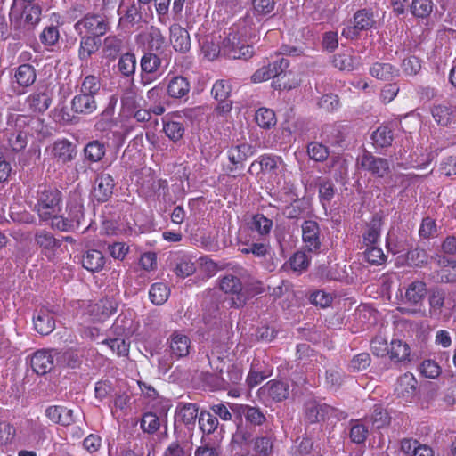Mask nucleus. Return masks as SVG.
I'll list each match as a JSON object with an SVG mask.
<instances>
[{"mask_svg":"<svg viewBox=\"0 0 456 456\" xmlns=\"http://www.w3.org/2000/svg\"><path fill=\"white\" fill-rule=\"evenodd\" d=\"M41 16L42 7L39 4L13 0L9 12L10 25L18 37H25L38 25Z\"/></svg>","mask_w":456,"mask_h":456,"instance_id":"1","label":"nucleus"},{"mask_svg":"<svg viewBox=\"0 0 456 456\" xmlns=\"http://www.w3.org/2000/svg\"><path fill=\"white\" fill-rule=\"evenodd\" d=\"M232 410L234 414L240 418V420L242 418L245 419V425L241 422L237 424L232 440L240 445L248 444L253 441V428L266 422L265 412L257 406L248 404H235Z\"/></svg>","mask_w":456,"mask_h":456,"instance_id":"2","label":"nucleus"},{"mask_svg":"<svg viewBox=\"0 0 456 456\" xmlns=\"http://www.w3.org/2000/svg\"><path fill=\"white\" fill-rule=\"evenodd\" d=\"M63 194L56 187L40 185L37 191V204L35 210L39 219L44 222L53 223L61 210Z\"/></svg>","mask_w":456,"mask_h":456,"instance_id":"3","label":"nucleus"},{"mask_svg":"<svg viewBox=\"0 0 456 456\" xmlns=\"http://www.w3.org/2000/svg\"><path fill=\"white\" fill-rule=\"evenodd\" d=\"M111 332L115 338L104 339L102 343L106 345L118 355H127L129 352V342L126 339L133 334V321L126 316L119 315L111 327Z\"/></svg>","mask_w":456,"mask_h":456,"instance_id":"4","label":"nucleus"},{"mask_svg":"<svg viewBox=\"0 0 456 456\" xmlns=\"http://www.w3.org/2000/svg\"><path fill=\"white\" fill-rule=\"evenodd\" d=\"M110 28L108 18L100 13H87L74 24L77 35L94 36L101 38Z\"/></svg>","mask_w":456,"mask_h":456,"instance_id":"5","label":"nucleus"},{"mask_svg":"<svg viewBox=\"0 0 456 456\" xmlns=\"http://www.w3.org/2000/svg\"><path fill=\"white\" fill-rule=\"evenodd\" d=\"M84 208L78 202H69L66 207L67 216L58 215L53 220L51 227L61 232H69L78 228L84 219Z\"/></svg>","mask_w":456,"mask_h":456,"instance_id":"6","label":"nucleus"},{"mask_svg":"<svg viewBox=\"0 0 456 456\" xmlns=\"http://www.w3.org/2000/svg\"><path fill=\"white\" fill-rule=\"evenodd\" d=\"M356 162L362 170L378 178H384L391 172L388 159L374 156L366 150L357 157Z\"/></svg>","mask_w":456,"mask_h":456,"instance_id":"7","label":"nucleus"},{"mask_svg":"<svg viewBox=\"0 0 456 456\" xmlns=\"http://www.w3.org/2000/svg\"><path fill=\"white\" fill-rule=\"evenodd\" d=\"M221 51L231 59L248 60L254 54L251 45L241 43L240 37L235 31L230 32L222 42Z\"/></svg>","mask_w":456,"mask_h":456,"instance_id":"8","label":"nucleus"},{"mask_svg":"<svg viewBox=\"0 0 456 456\" xmlns=\"http://www.w3.org/2000/svg\"><path fill=\"white\" fill-rule=\"evenodd\" d=\"M289 386L287 382L272 379L262 386L258 390V396L265 403L281 402L288 398Z\"/></svg>","mask_w":456,"mask_h":456,"instance_id":"9","label":"nucleus"},{"mask_svg":"<svg viewBox=\"0 0 456 456\" xmlns=\"http://www.w3.org/2000/svg\"><path fill=\"white\" fill-rule=\"evenodd\" d=\"M335 411V408L314 397L308 398L304 403L305 419L311 424L324 421Z\"/></svg>","mask_w":456,"mask_h":456,"instance_id":"10","label":"nucleus"},{"mask_svg":"<svg viewBox=\"0 0 456 456\" xmlns=\"http://www.w3.org/2000/svg\"><path fill=\"white\" fill-rule=\"evenodd\" d=\"M136 43L148 52L159 53L165 45L166 38L159 28L151 26L136 36Z\"/></svg>","mask_w":456,"mask_h":456,"instance_id":"11","label":"nucleus"},{"mask_svg":"<svg viewBox=\"0 0 456 456\" xmlns=\"http://www.w3.org/2000/svg\"><path fill=\"white\" fill-rule=\"evenodd\" d=\"M301 228L302 240L305 249L311 253H319L322 248V239L318 223L314 220H305Z\"/></svg>","mask_w":456,"mask_h":456,"instance_id":"12","label":"nucleus"},{"mask_svg":"<svg viewBox=\"0 0 456 456\" xmlns=\"http://www.w3.org/2000/svg\"><path fill=\"white\" fill-rule=\"evenodd\" d=\"M220 289L225 294L236 296L232 298V305L234 307H241L246 304V296L242 293L243 285L240 279L232 273L225 274L220 279Z\"/></svg>","mask_w":456,"mask_h":456,"instance_id":"13","label":"nucleus"},{"mask_svg":"<svg viewBox=\"0 0 456 456\" xmlns=\"http://www.w3.org/2000/svg\"><path fill=\"white\" fill-rule=\"evenodd\" d=\"M242 379V371L240 368L235 364H232L227 368L226 371L220 370L219 374L212 377V387L216 390H227L232 386L238 385Z\"/></svg>","mask_w":456,"mask_h":456,"instance_id":"14","label":"nucleus"},{"mask_svg":"<svg viewBox=\"0 0 456 456\" xmlns=\"http://www.w3.org/2000/svg\"><path fill=\"white\" fill-rule=\"evenodd\" d=\"M115 185L114 179L110 174H99L95 178L92 192L94 199L101 203L107 202L113 194Z\"/></svg>","mask_w":456,"mask_h":456,"instance_id":"15","label":"nucleus"},{"mask_svg":"<svg viewBox=\"0 0 456 456\" xmlns=\"http://www.w3.org/2000/svg\"><path fill=\"white\" fill-rule=\"evenodd\" d=\"M289 65L288 59L281 57L278 60L269 63L271 75L273 76L272 86L275 90H290L293 86L283 81L287 76L285 72Z\"/></svg>","mask_w":456,"mask_h":456,"instance_id":"16","label":"nucleus"},{"mask_svg":"<svg viewBox=\"0 0 456 456\" xmlns=\"http://www.w3.org/2000/svg\"><path fill=\"white\" fill-rule=\"evenodd\" d=\"M77 146L68 139H60L52 145V155L57 161L66 164L75 159Z\"/></svg>","mask_w":456,"mask_h":456,"instance_id":"17","label":"nucleus"},{"mask_svg":"<svg viewBox=\"0 0 456 456\" xmlns=\"http://www.w3.org/2000/svg\"><path fill=\"white\" fill-rule=\"evenodd\" d=\"M30 365L37 375H45L54 367V357L51 351L38 350L31 357Z\"/></svg>","mask_w":456,"mask_h":456,"instance_id":"18","label":"nucleus"},{"mask_svg":"<svg viewBox=\"0 0 456 456\" xmlns=\"http://www.w3.org/2000/svg\"><path fill=\"white\" fill-rule=\"evenodd\" d=\"M169 41L173 48L185 53L191 49V38L188 31L179 24H172L169 28Z\"/></svg>","mask_w":456,"mask_h":456,"instance_id":"19","label":"nucleus"},{"mask_svg":"<svg viewBox=\"0 0 456 456\" xmlns=\"http://www.w3.org/2000/svg\"><path fill=\"white\" fill-rule=\"evenodd\" d=\"M199 407L196 403H179L175 410V421L183 423L189 429L195 426L196 419H199Z\"/></svg>","mask_w":456,"mask_h":456,"instance_id":"20","label":"nucleus"},{"mask_svg":"<svg viewBox=\"0 0 456 456\" xmlns=\"http://www.w3.org/2000/svg\"><path fill=\"white\" fill-rule=\"evenodd\" d=\"M417 384L415 377L407 372L398 379L395 391L398 397L405 402H411L416 395Z\"/></svg>","mask_w":456,"mask_h":456,"instance_id":"21","label":"nucleus"},{"mask_svg":"<svg viewBox=\"0 0 456 456\" xmlns=\"http://www.w3.org/2000/svg\"><path fill=\"white\" fill-rule=\"evenodd\" d=\"M382 225L383 220L379 214H375L371 220L366 224L362 236V243L365 247L377 245L380 237Z\"/></svg>","mask_w":456,"mask_h":456,"instance_id":"22","label":"nucleus"},{"mask_svg":"<svg viewBox=\"0 0 456 456\" xmlns=\"http://www.w3.org/2000/svg\"><path fill=\"white\" fill-rule=\"evenodd\" d=\"M388 355L393 362L403 366H406L411 361L409 345L400 339L391 341Z\"/></svg>","mask_w":456,"mask_h":456,"instance_id":"23","label":"nucleus"},{"mask_svg":"<svg viewBox=\"0 0 456 456\" xmlns=\"http://www.w3.org/2000/svg\"><path fill=\"white\" fill-rule=\"evenodd\" d=\"M255 152L254 148L248 143H240L235 146H232L228 150L229 161L234 166V167H229V172H233L240 166L242 167L243 162L248 156L253 155Z\"/></svg>","mask_w":456,"mask_h":456,"instance_id":"24","label":"nucleus"},{"mask_svg":"<svg viewBox=\"0 0 456 456\" xmlns=\"http://www.w3.org/2000/svg\"><path fill=\"white\" fill-rule=\"evenodd\" d=\"M427 293V284L422 281H414L406 288L403 300L410 305H419L422 304Z\"/></svg>","mask_w":456,"mask_h":456,"instance_id":"25","label":"nucleus"},{"mask_svg":"<svg viewBox=\"0 0 456 456\" xmlns=\"http://www.w3.org/2000/svg\"><path fill=\"white\" fill-rule=\"evenodd\" d=\"M190 90V82L183 76H174L167 80V94L172 99H182L189 94Z\"/></svg>","mask_w":456,"mask_h":456,"instance_id":"26","label":"nucleus"},{"mask_svg":"<svg viewBox=\"0 0 456 456\" xmlns=\"http://www.w3.org/2000/svg\"><path fill=\"white\" fill-rule=\"evenodd\" d=\"M171 355L176 359L185 357L191 349L190 338L182 333L174 332L168 340Z\"/></svg>","mask_w":456,"mask_h":456,"instance_id":"27","label":"nucleus"},{"mask_svg":"<svg viewBox=\"0 0 456 456\" xmlns=\"http://www.w3.org/2000/svg\"><path fill=\"white\" fill-rule=\"evenodd\" d=\"M97 109L95 98L90 94L79 93L71 101V110L77 114L90 115Z\"/></svg>","mask_w":456,"mask_h":456,"instance_id":"28","label":"nucleus"},{"mask_svg":"<svg viewBox=\"0 0 456 456\" xmlns=\"http://www.w3.org/2000/svg\"><path fill=\"white\" fill-rule=\"evenodd\" d=\"M78 58L82 61H86L100 49L102 42L99 37H95L94 36L78 35Z\"/></svg>","mask_w":456,"mask_h":456,"instance_id":"29","label":"nucleus"},{"mask_svg":"<svg viewBox=\"0 0 456 456\" xmlns=\"http://www.w3.org/2000/svg\"><path fill=\"white\" fill-rule=\"evenodd\" d=\"M26 103L32 112L43 113L52 104V96L47 90L37 91L27 98Z\"/></svg>","mask_w":456,"mask_h":456,"instance_id":"30","label":"nucleus"},{"mask_svg":"<svg viewBox=\"0 0 456 456\" xmlns=\"http://www.w3.org/2000/svg\"><path fill=\"white\" fill-rule=\"evenodd\" d=\"M445 302V291L438 287L431 288L428 291V314L430 318L438 319L442 315Z\"/></svg>","mask_w":456,"mask_h":456,"instance_id":"31","label":"nucleus"},{"mask_svg":"<svg viewBox=\"0 0 456 456\" xmlns=\"http://www.w3.org/2000/svg\"><path fill=\"white\" fill-rule=\"evenodd\" d=\"M33 322L35 330L41 335H48L55 328L53 316L45 309H40L35 313Z\"/></svg>","mask_w":456,"mask_h":456,"instance_id":"32","label":"nucleus"},{"mask_svg":"<svg viewBox=\"0 0 456 456\" xmlns=\"http://www.w3.org/2000/svg\"><path fill=\"white\" fill-rule=\"evenodd\" d=\"M106 260L100 250L88 249L82 256V266L91 273L102 271L105 265Z\"/></svg>","mask_w":456,"mask_h":456,"instance_id":"33","label":"nucleus"},{"mask_svg":"<svg viewBox=\"0 0 456 456\" xmlns=\"http://www.w3.org/2000/svg\"><path fill=\"white\" fill-rule=\"evenodd\" d=\"M107 145L100 140H92L83 149L85 159L90 164L100 162L106 155Z\"/></svg>","mask_w":456,"mask_h":456,"instance_id":"34","label":"nucleus"},{"mask_svg":"<svg viewBox=\"0 0 456 456\" xmlns=\"http://www.w3.org/2000/svg\"><path fill=\"white\" fill-rule=\"evenodd\" d=\"M251 232H256L259 239H267L273 227V221L263 214H256L248 224Z\"/></svg>","mask_w":456,"mask_h":456,"instance_id":"35","label":"nucleus"},{"mask_svg":"<svg viewBox=\"0 0 456 456\" xmlns=\"http://www.w3.org/2000/svg\"><path fill=\"white\" fill-rule=\"evenodd\" d=\"M370 74L377 79L388 81L398 77L399 70L390 63L375 62L370 68Z\"/></svg>","mask_w":456,"mask_h":456,"instance_id":"36","label":"nucleus"},{"mask_svg":"<svg viewBox=\"0 0 456 456\" xmlns=\"http://www.w3.org/2000/svg\"><path fill=\"white\" fill-rule=\"evenodd\" d=\"M14 77L20 86H30L35 83L37 78L36 69L30 64L20 65L15 71Z\"/></svg>","mask_w":456,"mask_h":456,"instance_id":"37","label":"nucleus"},{"mask_svg":"<svg viewBox=\"0 0 456 456\" xmlns=\"http://www.w3.org/2000/svg\"><path fill=\"white\" fill-rule=\"evenodd\" d=\"M118 10L120 12H124L121 20L125 22L133 25L141 19L140 7L138 4L134 3V0H121Z\"/></svg>","mask_w":456,"mask_h":456,"instance_id":"38","label":"nucleus"},{"mask_svg":"<svg viewBox=\"0 0 456 456\" xmlns=\"http://www.w3.org/2000/svg\"><path fill=\"white\" fill-rule=\"evenodd\" d=\"M280 159V158L269 154L261 155L256 160L251 163L248 172L253 173L256 167H258L262 172H275L278 168V161Z\"/></svg>","mask_w":456,"mask_h":456,"instance_id":"39","label":"nucleus"},{"mask_svg":"<svg viewBox=\"0 0 456 456\" xmlns=\"http://www.w3.org/2000/svg\"><path fill=\"white\" fill-rule=\"evenodd\" d=\"M118 69L126 77H133L136 69V57L134 53L122 54L118 61Z\"/></svg>","mask_w":456,"mask_h":456,"instance_id":"40","label":"nucleus"},{"mask_svg":"<svg viewBox=\"0 0 456 456\" xmlns=\"http://www.w3.org/2000/svg\"><path fill=\"white\" fill-rule=\"evenodd\" d=\"M431 114L437 125L447 126L452 117V108L450 105L437 104L431 107Z\"/></svg>","mask_w":456,"mask_h":456,"instance_id":"41","label":"nucleus"},{"mask_svg":"<svg viewBox=\"0 0 456 456\" xmlns=\"http://www.w3.org/2000/svg\"><path fill=\"white\" fill-rule=\"evenodd\" d=\"M162 61L160 57L158 55V53L146 52L142 56L140 60V68L141 70L145 73H159V69L161 68Z\"/></svg>","mask_w":456,"mask_h":456,"instance_id":"42","label":"nucleus"},{"mask_svg":"<svg viewBox=\"0 0 456 456\" xmlns=\"http://www.w3.org/2000/svg\"><path fill=\"white\" fill-rule=\"evenodd\" d=\"M170 289L167 284L163 282H156L151 286L149 297L156 305H163L169 297Z\"/></svg>","mask_w":456,"mask_h":456,"instance_id":"43","label":"nucleus"},{"mask_svg":"<svg viewBox=\"0 0 456 456\" xmlns=\"http://www.w3.org/2000/svg\"><path fill=\"white\" fill-rule=\"evenodd\" d=\"M123 40L117 36H108L103 40L102 52L110 60H115L121 52Z\"/></svg>","mask_w":456,"mask_h":456,"instance_id":"44","label":"nucleus"},{"mask_svg":"<svg viewBox=\"0 0 456 456\" xmlns=\"http://www.w3.org/2000/svg\"><path fill=\"white\" fill-rule=\"evenodd\" d=\"M256 123L263 129H270L273 127L276 123V116L273 110L268 108H259L255 114Z\"/></svg>","mask_w":456,"mask_h":456,"instance_id":"45","label":"nucleus"},{"mask_svg":"<svg viewBox=\"0 0 456 456\" xmlns=\"http://www.w3.org/2000/svg\"><path fill=\"white\" fill-rule=\"evenodd\" d=\"M375 24L373 12L369 9H361L354 15V25L356 29L368 30Z\"/></svg>","mask_w":456,"mask_h":456,"instance_id":"46","label":"nucleus"},{"mask_svg":"<svg viewBox=\"0 0 456 456\" xmlns=\"http://www.w3.org/2000/svg\"><path fill=\"white\" fill-rule=\"evenodd\" d=\"M434 4L432 0H412L410 5L411 14L418 19H426L433 12Z\"/></svg>","mask_w":456,"mask_h":456,"instance_id":"47","label":"nucleus"},{"mask_svg":"<svg viewBox=\"0 0 456 456\" xmlns=\"http://www.w3.org/2000/svg\"><path fill=\"white\" fill-rule=\"evenodd\" d=\"M3 139L7 140V145L5 147L15 152L24 150L28 143L27 136L22 132L4 133Z\"/></svg>","mask_w":456,"mask_h":456,"instance_id":"48","label":"nucleus"},{"mask_svg":"<svg viewBox=\"0 0 456 456\" xmlns=\"http://www.w3.org/2000/svg\"><path fill=\"white\" fill-rule=\"evenodd\" d=\"M371 138L376 147L386 148L391 145L394 134L388 126H382L373 132Z\"/></svg>","mask_w":456,"mask_h":456,"instance_id":"49","label":"nucleus"},{"mask_svg":"<svg viewBox=\"0 0 456 456\" xmlns=\"http://www.w3.org/2000/svg\"><path fill=\"white\" fill-rule=\"evenodd\" d=\"M218 419L213 412L202 411L199 415V426L204 434H212L218 427Z\"/></svg>","mask_w":456,"mask_h":456,"instance_id":"50","label":"nucleus"},{"mask_svg":"<svg viewBox=\"0 0 456 456\" xmlns=\"http://www.w3.org/2000/svg\"><path fill=\"white\" fill-rule=\"evenodd\" d=\"M344 371L338 367H330L325 372V383L328 388L338 390L343 384Z\"/></svg>","mask_w":456,"mask_h":456,"instance_id":"51","label":"nucleus"},{"mask_svg":"<svg viewBox=\"0 0 456 456\" xmlns=\"http://www.w3.org/2000/svg\"><path fill=\"white\" fill-rule=\"evenodd\" d=\"M375 428H381L389 424L390 418L381 405H374L371 414L367 417Z\"/></svg>","mask_w":456,"mask_h":456,"instance_id":"52","label":"nucleus"},{"mask_svg":"<svg viewBox=\"0 0 456 456\" xmlns=\"http://www.w3.org/2000/svg\"><path fill=\"white\" fill-rule=\"evenodd\" d=\"M307 154L314 161L322 162L329 157L328 147L317 142H312L307 145Z\"/></svg>","mask_w":456,"mask_h":456,"instance_id":"53","label":"nucleus"},{"mask_svg":"<svg viewBox=\"0 0 456 456\" xmlns=\"http://www.w3.org/2000/svg\"><path fill=\"white\" fill-rule=\"evenodd\" d=\"M163 131L171 141L176 142L183 138L184 126L180 122L167 121L164 122Z\"/></svg>","mask_w":456,"mask_h":456,"instance_id":"54","label":"nucleus"},{"mask_svg":"<svg viewBox=\"0 0 456 456\" xmlns=\"http://www.w3.org/2000/svg\"><path fill=\"white\" fill-rule=\"evenodd\" d=\"M35 240L37 245L45 249H53L60 248L61 243L59 240L55 239L53 235L46 231L38 232Z\"/></svg>","mask_w":456,"mask_h":456,"instance_id":"55","label":"nucleus"},{"mask_svg":"<svg viewBox=\"0 0 456 456\" xmlns=\"http://www.w3.org/2000/svg\"><path fill=\"white\" fill-rule=\"evenodd\" d=\"M273 447V439L269 436H258L254 441V450L259 456H271Z\"/></svg>","mask_w":456,"mask_h":456,"instance_id":"56","label":"nucleus"},{"mask_svg":"<svg viewBox=\"0 0 456 456\" xmlns=\"http://www.w3.org/2000/svg\"><path fill=\"white\" fill-rule=\"evenodd\" d=\"M332 64L342 71H352L354 69V59L349 53H338L332 57Z\"/></svg>","mask_w":456,"mask_h":456,"instance_id":"57","label":"nucleus"},{"mask_svg":"<svg viewBox=\"0 0 456 456\" xmlns=\"http://www.w3.org/2000/svg\"><path fill=\"white\" fill-rule=\"evenodd\" d=\"M319 188V198L325 207L327 203H330L335 195V186L330 180H321L318 183Z\"/></svg>","mask_w":456,"mask_h":456,"instance_id":"58","label":"nucleus"},{"mask_svg":"<svg viewBox=\"0 0 456 456\" xmlns=\"http://www.w3.org/2000/svg\"><path fill=\"white\" fill-rule=\"evenodd\" d=\"M101 88L100 78L94 75L86 76L80 87V93L90 94L95 98Z\"/></svg>","mask_w":456,"mask_h":456,"instance_id":"59","label":"nucleus"},{"mask_svg":"<svg viewBox=\"0 0 456 456\" xmlns=\"http://www.w3.org/2000/svg\"><path fill=\"white\" fill-rule=\"evenodd\" d=\"M120 100L124 112L132 113L137 108V94L133 88L126 89Z\"/></svg>","mask_w":456,"mask_h":456,"instance_id":"60","label":"nucleus"},{"mask_svg":"<svg viewBox=\"0 0 456 456\" xmlns=\"http://www.w3.org/2000/svg\"><path fill=\"white\" fill-rule=\"evenodd\" d=\"M232 92V86L228 80L220 79L215 82L211 89V94L216 100L229 98Z\"/></svg>","mask_w":456,"mask_h":456,"instance_id":"61","label":"nucleus"},{"mask_svg":"<svg viewBox=\"0 0 456 456\" xmlns=\"http://www.w3.org/2000/svg\"><path fill=\"white\" fill-rule=\"evenodd\" d=\"M159 419L155 413L146 412L142 415L140 427L144 432L153 434L159 428Z\"/></svg>","mask_w":456,"mask_h":456,"instance_id":"62","label":"nucleus"},{"mask_svg":"<svg viewBox=\"0 0 456 456\" xmlns=\"http://www.w3.org/2000/svg\"><path fill=\"white\" fill-rule=\"evenodd\" d=\"M363 254L364 259L373 265H381L386 261L385 254L380 248L377 247V245L366 247V250Z\"/></svg>","mask_w":456,"mask_h":456,"instance_id":"63","label":"nucleus"},{"mask_svg":"<svg viewBox=\"0 0 456 456\" xmlns=\"http://www.w3.org/2000/svg\"><path fill=\"white\" fill-rule=\"evenodd\" d=\"M39 37L44 45L53 46L59 41L60 32L56 26L52 25L45 28Z\"/></svg>","mask_w":456,"mask_h":456,"instance_id":"64","label":"nucleus"}]
</instances>
